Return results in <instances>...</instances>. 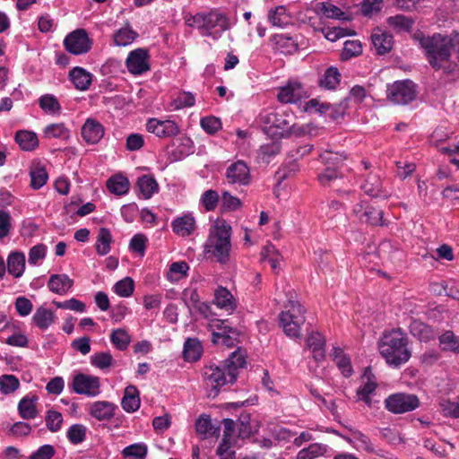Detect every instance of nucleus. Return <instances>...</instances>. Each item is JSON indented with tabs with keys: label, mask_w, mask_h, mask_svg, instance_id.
Returning <instances> with one entry per match:
<instances>
[{
	"label": "nucleus",
	"mask_w": 459,
	"mask_h": 459,
	"mask_svg": "<svg viewBox=\"0 0 459 459\" xmlns=\"http://www.w3.org/2000/svg\"><path fill=\"white\" fill-rule=\"evenodd\" d=\"M245 365L246 357L238 349L233 351L221 366L212 364L204 367V379L207 387H210L208 396L215 398L223 385L235 383L238 369L243 368Z\"/></svg>",
	"instance_id": "nucleus-1"
},
{
	"label": "nucleus",
	"mask_w": 459,
	"mask_h": 459,
	"mask_svg": "<svg viewBox=\"0 0 459 459\" xmlns=\"http://www.w3.org/2000/svg\"><path fill=\"white\" fill-rule=\"evenodd\" d=\"M319 158L325 165V169L317 175V179L323 186L333 188L339 196H348L352 191L346 188L350 183L340 170L346 156L343 153L325 151L319 154Z\"/></svg>",
	"instance_id": "nucleus-2"
},
{
	"label": "nucleus",
	"mask_w": 459,
	"mask_h": 459,
	"mask_svg": "<svg viewBox=\"0 0 459 459\" xmlns=\"http://www.w3.org/2000/svg\"><path fill=\"white\" fill-rule=\"evenodd\" d=\"M408 345L409 339L406 333L398 328L383 335L378 342V350L389 366L399 368L411 357V351Z\"/></svg>",
	"instance_id": "nucleus-3"
},
{
	"label": "nucleus",
	"mask_w": 459,
	"mask_h": 459,
	"mask_svg": "<svg viewBox=\"0 0 459 459\" xmlns=\"http://www.w3.org/2000/svg\"><path fill=\"white\" fill-rule=\"evenodd\" d=\"M230 236L231 226L224 220H217L210 229L204 244L205 253L214 256L221 264L227 263L231 249Z\"/></svg>",
	"instance_id": "nucleus-4"
},
{
	"label": "nucleus",
	"mask_w": 459,
	"mask_h": 459,
	"mask_svg": "<svg viewBox=\"0 0 459 459\" xmlns=\"http://www.w3.org/2000/svg\"><path fill=\"white\" fill-rule=\"evenodd\" d=\"M420 44L426 51L429 63L435 70L446 68L451 50L455 48V39L451 36L434 34L421 39Z\"/></svg>",
	"instance_id": "nucleus-5"
},
{
	"label": "nucleus",
	"mask_w": 459,
	"mask_h": 459,
	"mask_svg": "<svg viewBox=\"0 0 459 459\" xmlns=\"http://www.w3.org/2000/svg\"><path fill=\"white\" fill-rule=\"evenodd\" d=\"M185 22L187 26L200 30L202 35L212 36L213 39L219 38L222 32L230 29L228 18L215 10L194 15L186 14Z\"/></svg>",
	"instance_id": "nucleus-6"
},
{
	"label": "nucleus",
	"mask_w": 459,
	"mask_h": 459,
	"mask_svg": "<svg viewBox=\"0 0 459 459\" xmlns=\"http://www.w3.org/2000/svg\"><path fill=\"white\" fill-rule=\"evenodd\" d=\"M287 304L285 305L286 311H282L279 316L280 326L282 327L283 332L289 337H299L300 325L305 322V309L296 299V293L294 291H288Z\"/></svg>",
	"instance_id": "nucleus-7"
},
{
	"label": "nucleus",
	"mask_w": 459,
	"mask_h": 459,
	"mask_svg": "<svg viewBox=\"0 0 459 459\" xmlns=\"http://www.w3.org/2000/svg\"><path fill=\"white\" fill-rule=\"evenodd\" d=\"M259 121L264 133L282 136L291 127L292 116L281 111L264 110L260 113Z\"/></svg>",
	"instance_id": "nucleus-8"
},
{
	"label": "nucleus",
	"mask_w": 459,
	"mask_h": 459,
	"mask_svg": "<svg viewBox=\"0 0 459 459\" xmlns=\"http://www.w3.org/2000/svg\"><path fill=\"white\" fill-rule=\"evenodd\" d=\"M386 94L391 102L406 105L416 97L415 84L411 80L396 81L387 85Z\"/></svg>",
	"instance_id": "nucleus-9"
},
{
	"label": "nucleus",
	"mask_w": 459,
	"mask_h": 459,
	"mask_svg": "<svg viewBox=\"0 0 459 459\" xmlns=\"http://www.w3.org/2000/svg\"><path fill=\"white\" fill-rule=\"evenodd\" d=\"M385 408L395 414L411 411L419 407L420 401L412 394L397 393L389 395L385 401Z\"/></svg>",
	"instance_id": "nucleus-10"
},
{
	"label": "nucleus",
	"mask_w": 459,
	"mask_h": 459,
	"mask_svg": "<svg viewBox=\"0 0 459 459\" xmlns=\"http://www.w3.org/2000/svg\"><path fill=\"white\" fill-rule=\"evenodd\" d=\"M65 49L74 55H82L90 51L91 41L83 29L69 33L64 40Z\"/></svg>",
	"instance_id": "nucleus-11"
},
{
	"label": "nucleus",
	"mask_w": 459,
	"mask_h": 459,
	"mask_svg": "<svg viewBox=\"0 0 459 459\" xmlns=\"http://www.w3.org/2000/svg\"><path fill=\"white\" fill-rule=\"evenodd\" d=\"M100 378L79 373L74 377L72 388L78 394L96 396L100 393Z\"/></svg>",
	"instance_id": "nucleus-12"
},
{
	"label": "nucleus",
	"mask_w": 459,
	"mask_h": 459,
	"mask_svg": "<svg viewBox=\"0 0 459 459\" xmlns=\"http://www.w3.org/2000/svg\"><path fill=\"white\" fill-rule=\"evenodd\" d=\"M149 57L148 50L145 48H136L131 51L126 61L128 71L134 75L149 71Z\"/></svg>",
	"instance_id": "nucleus-13"
},
{
	"label": "nucleus",
	"mask_w": 459,
	"mask_h": 459,
	"mask_svg": "<svg viewBox=\"0 0 459 459\" xmlns=\"http://www.w3.org/2000/svg\"><path fill=\"white\" fill-rule=\"evenodd\" d=\"M226 178L231 185L247 186L251 182L250 169L243 160H237L226 169Z\"/></svg>",
	"instance_id": "nucleus-14"
},
{
	"label": "nucleus",
	"mask_w": 459,
	"mask_h": 459,
	"mask_svg": "<svg viewBox=\"0 0 459 459\" xmlns=\"http://www.w3.org/2000/svg\"><path fill=\"white\" fill-rule=\"evenodd\" d=\"M307 108H314L320 114H327L332 119H337L342 117L347 110L348 98L337 104L321 103L316 99H312L307 103Z\"/></svg>",
	"instance_id": "nucleus-15"
},
{
	"label": "nucleus",
	"mask_w": 459,
	"mask_h": 459,
	"mask_svg": "<svg viewBox=\"0 0 459 459\" xmlns=\"http://www.w3.org/2000/svg\"><path fill=\"white\" fill-rule=\"evenodd\" d=\"M148 132L160 138L175 136L179 133L178 125L171 120L150 118L146 123Z\"/></svg>",
	"instance_id": "nucleus-16"
},
{
	"label": "nucleus",
	"mask_w": 459,
	"mask_h": 459,
	"mask_svg": "<svg viewBox=\"0 0 459 459\" xmlns=\"http://www.w3.org/2000/svg\"><path fill=\"white\" fill-rule=\"evenodd\" d=\"M82 136L89 144L98 143L104 136L105 130L103 126L93 118H87L82 126Z\"/></svg>",
	"instance_id": "nucleus-17"
},
{
	"label": "nucleus",
	"mask_w": 459,
	"mask_h": 459,
	"mask_svg": "<svg viewBox=\"0 0 459 459\" xmlns=\"http://www.w3.org/2000/svg\"><path fill=\"white\" fill-rule=\"evenodd\" d=\"M304 95L302 85L299 82H289L287 85L279 89L277 98L281 103H295Z\"/></svg>",
	"instance_id": "nucleus-18"
},
{
	"label": "nucleus",
	"mask_w": 459,
	"mask_h": 459,
	"mask_svg": "<svg viewBox=\"0 0 459 459\" xmlns=\"http://www.w3.org/2000/svg\"><path fill=\"white\" fill-rule=\"evenodd\" d=\"M371 41L378 55L388 53L394 45L393 35L380 28L374 29L371 34Z\"/></svg>",
	"instance_id": "nucleus-19"
},
{
	"label": "nucleus",
	"mask_w": 459,
	"mask_h": 459,
	"mask_svg": "<svg viewBox=\"0 0 459 459\" xmlns=\"http://www.w3.org/2000/svg\"><path fill=\"white\" fill-rule=\"evenodd\" d=\"M117 406L107 401H97L90 404L89 414L98 420H109L115 415Z\"/></svg>",
	"instance_id": "nucleus-20"
},
{
	"label": "nucleus",
	"mask_w": 459,
	"mask_h": 459,
	"mask_svg": "<svg viewBox=\"0 0 459 459\" xmlns=\"http://www.w3.org/2000/svg\"><path fill=\"white\" fill-rule=\"evenodd\" d=\"M74 285V281L67 274H52L48 287L50 291L58 295L65 294Z\"/></svg>",
	"instance_id": "nucleus-21"
},
{
	"label": "nucleus",
	"mask_w": 459,
	"mask_h": 459,
	"mask_svg": "<svg viewBox=\"0 0 459 459\" xmlns=\"http://www.w3.org/2000/svg\"><path fill=\"white\" fill-rule=\"evenodd\" d=\"M69 78L74 87L80 91L88 90L91 82L92 75L82 67H74L69 73Z\"/></svg>",
	"instance_id": "nucleus-22"
},
{
	"label": "nucleus",
	"mask_w": 459,
	"mask_h": 459,
	"mask_svg": "<svg viewBox=\"0 0 459 459\" xmlns=\"http://www.w3.org/2000/svg\"><path fill=\"white\" fill-rule=\"evenodd\" d=\"M173 231L181 237L189 236L195 230V221L192 215L185 214L172 221Z\"/></svg>",
	"instance_id": "nucleus-23"
},
{
	"label": "nucleus",
	"mask_w": 459,
	"mask_h": 459,
	"mask_svg": "<svg viewBox=\"0 0 459 459\" xmlns=\"http://www.w3.org/2000/svg\"><path fill=\"white\" fill-rule=\"evenodd\" d=\"M139 391L134 385H128L125 389L121 405L127 412H134L140 407Z\"/></svg>",
	"instance_id": "nucleus-24"
},
{
	"label": "nucleus",
	"mask_w": 459,
	"mask_h": 459,
	"mask_svg": "<svg viewBox=\"0 0 459 459\" xmlns=\"http://www.w3.org/2000/svg\"><path fill=\"white\" fill-rule=\"evenodd\" d=\"M25 269V255L22 252H12L7 258V270L15 278H20Z\"/></svg>",
	"instance_id": "nucleus-25"
},
{
	"label": "nucleus",
	"mask_w": 459,
	"mask_h": 459,
	"mask_svg": "<svg viewBox=\"0 0 459 459\" xmlns=\"http://www.w3.org/2000/svg\"><path fill=\"white\" fill-rule=\"evenodd\" d=\"M272 41L275 47L283 54H293L299 49V45L296 39L286 34H275L272 37Z\"/></svg>",
	"instance_id": "nucleus-26"
},
{
	"label": "nucleus",
	"mask_w": 459,
	"mask_h": 459,
	"mask_svg": "<svg viewBox=\"0 0 459 459\" xmlns=\"http://www.w3.org/2000/svg\"><path fill=\"white\" fill-rule=\"evenodd\" d=\"M381 180L380 177L375 173H369L365 179V182L361 185L360 188L363 192L371 197H381ZM383 197H387V195H383Z\"/></svg>",
	"instance_id": "nucleus-27"
},
{
	"label": "nucleus",
	"mask_w": 459,
	"mask_h": 459,
	"mask_svg": "<svg viewBox=\"0 0 459 459\" xmlns=\"http://www.w3.org/2000/svg\"><path fill=\"white\" fill-rule=\"evenodd\" d=\"M203 353V346L197 338H187L184 343V359L189 362L197 361Z\"/></svg>",
	"instance_id": "nucleus-28"
},
{
	"label": "nucleus",
	"mask_w": 459,
	"mask_h": 459,
	"mask_svg": "<svg viewBox=\"0 0 459 459\" xmlns=\"http://www.w3.org/2000/svg\"><path fill=\"white\" fill-rule=\"evenodd\" d=\"M410 333L420 342H429L435 338L433 328L419 320L411 323Z\"/></svg>",
	"instance_id": "nucleus-29"
},
{
	"label": "nucleus",
	"mask_w": 459,
	"mask_h": 459,
	"mask_svg": "<svg viewBox=\"0 0 459 459\" xmlns=\"http://www.w3.org/2000/svg\"><path fill=\"white\" fill-rule=\"evenodd\" d=\"M15 142L22 150L30 152L33 151L39 145V139L34 132L27 130H20L15 134Z\"/></svg>",
	"instance_id": "nucleus-30"
},
{
	"label": "nucleus",
	"mask_w": 459,
	"mask_h": 459,
	"mask_svg": "<svg viewBox=\"0 0 459 459\" xmlns=\"http://www.w3.org/2000/svg\"><path fill=\"white\" fill-rule=\"evenodd\" d=\"M383 216V211L377 210L372 206H367L364 212L359 214V221L371 226H384L386 223Z\"/></svg>",
	"instance_id": "nucleus-31"
},
{
	"label": "nucleus",
	"mask_w": 459,
	"mask_h": 459,
	"mask_svg": "<svg viewBox=\"0 0 459 459\" xmlns=\"http://www.w3.org/2000/svg\"><path fill=\"white\" fill-rule=\"evenodd\" d=\"M128 179L121 174H117L109 178L107 181V187L110 193L117 195H123L129 190Z\"/></svg>",
	"instance_id": "nucleus-32"
},
{
	"label": "nucleus",
	"mask_w": 459,
	"mask_h": 459,
	"mask_svg": "<svg viewBox=\"0 0 459 459\" xmlns=\"http://www.w3.org/2000/svg\"><path fill=\"white\" fill-rule=\"evenodd\" d=\"M214 302L221 307L227 311H232L236 307V303L232 294L223 287H219L214 293Z\"/></svg>",
	"instance_id": "nucleus-33"
},
{
	"label": "nucleus",
	"mask_w": 459,
	"mask_h": 459,
	"mask_svg": "<svg viewBox=\"0 0 459 459\" xmlns=\"http://www.w3.org/2000/svg\"><path fill=\"white\" fill-rule=\"evenodd\" d=\"M341 74L334 66L328 67L322 77L319 79L318 84L320 87L326 90H333L340 83Z\"/></svg>",
	"instance_id": "nucleus-34"
},
{
	"label": "nucleus",
	"mask_w": 459,
	"mask_h": 459,
	"mask_svg": "<svg viewBox=\"0 0 459 459\" xmlns=\"http://www.w3.org/2000/svg\"><path fill=\"white\" fill-rule=\"evenodd\" d=\"M37 401V397L33 396L31 398L25 396L18 403V411L20 416L23 420H31L36 418L38 414V411L35 405Z\"/></svg>",
	"instance_id": "nucleus-35"
},
{
	"label": "nucleus",
	"mask_w": 459,
	"mask_h": 459,
	"mask_svg": "<svg viewBox=\"0 0 459 459\" xmlns=\"http://www.w3.org/2000/svg\"><path fill=\"white\" fill-rule=\"evenodd\" d=\"M438 341L442 351L459 353V335H455L453 331L444 332L439 335Z\"/></svg>",
	"instance_id": "nucleus-36"
},
{
	"label": "nucleus",
	"mask_w": 459,
	"mask_h": 459,
	"mask_svg": "<svg viewBox=\"0 0 459 459\" xmlns=\"http://www.w3.org/2000/svg\"><path fill=\"white\" fill-rule=\"evenodd\" d=\"M112 235L107 228H100L97 236L96 252L100 255H105L110 251V244L112 242Z\"/></svg>",
	"instance_id": "nucleus-37"
},
{
	"label": "nucleus",
	"mask_w": 459,
	"mask_h": 459,
	"mask_svg": "<svg viewBox=\"0 0 459 459\" xmlns=\"http://www.w3.org/2000/svg\"><path fill=\"white\" fill-rule=\"evenodd\" d=\"M137 187L145 199H149L158 191L159 186L156 180L148 175L140 177L137 180Z\"/></svg>",
	"instance_id": "nucleus-38"
},
{
	"label": "nucleus",
	"mask_w": 459,
	"mask_h": 459,
	"mask_svg": "<svg viewBox=\"0 0 459 459\" xmlns=\"http://www.w3.org/2000/svg\"><path fill=\"white\" fill-rule=\"evenodd\" d=\"M54 317L51 310L40 307L34 313L32 321L39 329L45 330L54 322Z\"/></svg>",
	"instance_id": "nucleus-39"
},
{
	"label": "nucleus",
	"mask_w": 459,
	"mask_h": 459,
	"mask_svg": "<svg viewBox=\"0 0 459 459\" xmlns=\"http://www.w3.org/2000/svg\"><path fill=\"white\" fill-rule=\"evenodd\" d=\"M39 105L47 114L56 115L61 112V106L57 99L52 94L42 95L39 99Z\"/></svg>",
	"instance_id": "nucleus-40"
},
{
	"label": "nucleus",
	"mask_w": 459,
	"mask_h": 459,
	"mask_svg": "<svg viewBox=\"0 0 459 459\" xmlns=\"http://www.w3.org/2000/svg\"><path fill=\"white\" fill-rule=\"evenodd\" d=\"M268 19L273 26L284 27L290 23V16L283 5L275 7L268 13Z\"/></svg>",
	"instance_id": "nucleus-41"
},
{
	"label": "nucleus",
	"mask_w": 459,
	"mask_h": 459,
	"mask_svg": "<svg viewBox=\"0 0 459 459\" xmlns=\"http://www.w3.org/2000/svg\"><path fill=\"white\" fill-rule=\"evenodd\" d=\"M110 342L118 351H126L131 342L128 333L122 328L113 330L110 334Z\"/></svg>",
	"instance_id": "nucleus-42"
},
{
	"label": "nucleus",
	"mask_w": 459,
	"mask_h": 459,
	"mask_svg": "<svg viewBox=\"0 0 459 459\" xmlns=\"http://www.w3.org/2000/svg\"><path fill=\"white\" fill-rule=\"evenodd\" d=\"M195 429L196 432L199 434L207 435L210 436H216L218 437L220 435V427H214L211 421V419L208 415H202L195 423Z\"/></svg>",
	"instance_id": "nucleus-43"
},
{
	"label": "nucleus",
	"mask_w": 459,
	"mask_h": 459,
	"mask_svg": "<svg viewBox=\"0 0 459 459\" xmlns=\"http://www.w3.org/2000/svg\"><path fill=\"white\" fill-rule=\"evenodd\" d=\"M138 36L137 32L131 29L127 23L125 28L120 29L114 34V41L117 46H127Z\"/></svg>",
	"instance_id": "nucleus-44"
},
{
	"label": "nucleus",
	"mask_w": 459,
	"mask_h": 459,
	"mask_svg": "<svg viewBox=\"0 0 459 459\" xmlns=\"http://www.w3.org/2000/svg\"><path fill=\"white\" fill-rule=\"evenodd\" d=\"M69 129L63 123H55L47 126L43 131V136L47 139L51 138H67L69 137Z\"/></svg>",
	"instance_id": "nucleus-45"
},
{
	"label": "nucleus",
	"mask_w": 459,
	"mask_h": 459,
	"mask_svg": "<svg viewBox=\"0 0 459 459\" xmlns=\"http://www.w3.org/2000/svg\"><path fill=\"white\" fill-rule=\"evenodd\" d=\"M188 270L189 266L186 262H175L170 264L167 277L171 281H177L186 277Z\"/></svg>",
	"instance_id": "nucleus-46"
},
{
	"label": "nucleus",
	"mask_w": 459,
	"mask_h": 459,
	"mask_svg": "<svg viewBox=\"0 0 459 459\" xmlns=\"http://www.w3.org/2000/svg\"><path fill=\"white\" fill-rule=\"evenodd\" d=\"M30 186L33 189L41 188L48 181V175L44 167L38 166L31 169L30 172Z\"/></svg>",
	"instance_id": "nucleus-47"
},
{
	"label": "nucleus",
	"mask_w": 459,
	"mask_h": 459,
	"mask_svg": "<svg viewBox=\"0 0 459 459\" xmlns=\"http://www.w3.org/2000/svg\"><path fill=\"white\" fill-rule=\"evenodd\" d=\"M20 387L19 379L13 375L0 376V392L3 394H10Z\"/></svg>",
	"instance_id": "nucleus-48"
},
{
	"label": "nucleus",
	"mask_w": 459,
	"mask_h": 459,
	"mask_svg": "<svg viewBox=\"0 0 459 459\" xmlns=\"http://www.w3.org/2000/svg\"><path fill=\"white\" fill-rule=\"evenodd\" d=\"M87 428L84 425L74 424L68 429L66 437L72 444L78 445L85 440Z\"/></svg>",
	"instance_id": "nucleus-49"
},
{
	"label": "nucleus",
	"mask_w": 459,
	"mask_h": 459,
	"mask_svg": "<svg viewBox=\"0 0 459 459\" xmlns=\"http://www.w3.org/2000/svg\"><path fill=\"white\" fill-rule=\"evenodd\" d=\"M387 23L399 31H409L412 27L413 20L407 16L398 14L389 17Z\"/></svg>",
	"instance_id": "nucleus-50"
},
{
	"label": "nucleus",
	"mask_w": 459,
	"mask_h": 459,
	"mask_svg": "<svg viewBox=\"0 0 459 459\" xmlns=\"http://www.w3.org/2000/svg\"><path fill=\"white\" fill-rule=\"evenodd\" d=\"M122 455L125 458L143 459L147 455L145 444H133L124 448Z\"/></svg>",
	"instance_id": "nucleus-51"
},
{
	"label": "nucleus",
	"mask_w": 459,
	"mask_h": 459,
	"mask_svg": "<svg viewBox=\"0 0 459 459\" xmlns=\"http://www.w3.org/2000/svg\"><path fill=\"white\" fill-rule=\"evenodd\" d=\"M326 449L321 444L314 443L308 447L301 449L297 455V459H315L325 453Z\"/></svg>",
	"instance_id": "nucleus-52"
},
{
	"label": "nucleus",
	"mask_w": 459,
	"mask_h": 459,
	"mask_svg": "<svg viewBox=\"0 0 459 459\" xmlns=\"http://www.w3.org/2000/svg\"><path fill=\"white\" fill-rule=\"evenodd\" d=\"M113 361L112 355L108 351L97 352L91 357V365L102 370L108 368Z\"/></svg>",
	"instance_id": "nucleus-53"
},
{
	"label": "nucleus",
	"mask_w": 459,
	"mask_h": 459,
	"mask_svg": "<svg viewBox=\"0 0 459 459\" xmlns=\"http://www.w3.org/2000/svg\"><path fill=\"white\" fill-rule=\"evenodd\" d=\"M114 291L120 297H130L134 290V282L132 278L126 277L118 281L113 287Z\"/></svg>",
	"instance_id": "nucleus-54"
},
{
	"label": "nucleus",
	"mask_w": 459,
	"mask_h": 459,
	"mask_svg": "<svg viewBox=\"0 0 459 459\" xmlns=\"http://www.w3.org/2000/svg\"><path fill=\"white\" fill-rule=\"evenodd\" d=\"M230 332L231 334L227 333L226 331L213 333V342H219L221 340V344L228 348L235 346L238 341V333L236 329H230Z\"/></svg>",
	"instance_id": "nucleus-55"
},
{
	"label": "nucleus",
	"mask_w": 459,
	"mask_h": 459,
	"mask_svg": "<svg viewBox=\"0 0 459 459\" xmlns=\"http://www.w3.org/2000/svg\"><path fill=\"white\" fill-rule=\"evenodd\" d=\"M63 416L62 414L55 410H48L46 415V425L49 431L57 432L62 426Z\"/></svg>",
	"instance_id": "nucleus-56"
},
{
	"label": "nucleus",
	"mask_w": 459,
	"mask_h": 459,
	"mask_svg": "<svg viewBox=\"0 0 459 459\" xmlns=\"http://www.w3.org/2000/svg\"><path fill=\"white\" fill-rule=\"evenodd\" d=\"M241 206L240 200L233 196L228 191H223L221 197V208L222 211H235Z\"/></svg>",
	"instance_id": "nucleus-57"
},
{
	"label": "nucleus",
	"mask_w": 459,
	"mask_h": 459,
	"mask_svg": "<svg viewBox=\"0 0 459 459\" xmlns=\"http://www.w3.org/2000/svg\"><path fill=\"white\" fill-rule=\"evenodd\" d=\"M377 384L372 381H368L364 385L360 386L357 390V396L359 400L363 401L368 406L371 405L370 394L375 392Z\"/></svg>",
	"instance_id": "nucleus-58"
},
{
	"label": "nucleus",
	"mask_w": 459,
	"mask_h": 459,
	"mask_svg": "<svg viewBox=\"0 0 459 459\" xmlns=\"http://www.w3.org/2000/svg\"><path fill=\"white\" fill-rule=\"evenodd\" d=\"M195 97L190 92H182L172 101L171 106L174 109H180L195 105Z\"/></svg>",
	"instance_id": "nucleus-59"
},
{
	"label": "nucleus",
	"mask_w": 459,
	"mask_h": 459,
	"mask_svg": "<svg viewBox=\"0 0 459 459\" xmlns=\"http://www.w3.org/2000/svg\"><path fill=\"white\" fill-rule=\"evenodd\" d=\"M361 52L362 46L359 40H347L344 43L342 57V59H347L351 56H359Z\"/></svg>",
	"instance_id": "nucleus-60"
},
{
	"label": "nucleus",
	"mask_w": 459,
	"mask_h": 459,
	"mask_svg": "<svg viewBox=\"0 0 459 459\" xmlns=\"http://www.w3.org/2000/svg\"><path fill=\"white\" fill-rule=\"evenodd\" d=\"M281 147L278 143H271L260 147V157L263 162L269 163L270 159L280 152Z\"/></svg>",
	"instance_id": "nucleus-61"
},
{
	"label": "nucleus",
	"mask_w": 459,
	"mask_h": 459,
	"mask_svg": "<svg viewBox=\"0 0 459 459\" xmlns=\"http://www.w3.org/2000/svg\"><path fill=\"white\" fill-rule=\"evenodd\" d=\"M238 423V437L244 439L251 435L250 416L247 413L241 414Z\"/></svg>",
	"instance_id": "nucleus-62"
},
{
	"label": "nucleus",
	"mask_w": 459,
	"mask_h": 459,
	"mask_svg": "<svg viewBox=\"0 0 459 459\" xmlns=\"http://www.w3.org/2000/svg\"><path fill=\"white\" fill-rule=\"evenodd\" d=\"M201 202L207 211H213L219 202V195L214 190H207L202 195Z\"/></svg>",
	"instance_id": "nucleus-63"
},
{
	"label": "nucleus",
	"mask_w": 459,
	"mask_h": 459,
	"mask_svg": "<svg viewBox=\"0 0 459 459\" xmlns=\"http://www.w3.org/2000/svg\"><path fill=\"white\" fill-rule=\"evenodd\" d=\"M441 406L446 415L455 419L459 418V397L454 400L444 401Z\"/></svg>",
	"instance_id": "nucleus-64"
}]
</instances>
